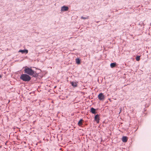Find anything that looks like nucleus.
<instances>
[{
  "label": "nucleus",
  "mask_w": 151,
  "mask_h": 151,
  "mask_svg": "<svg viewBox=\"0 0 151 151\" xmlns=\"http://www.w3.org/2000/svg\"><path fill=\"white\" fill-rule=\"evenodd\" d=\"M32 68H35L34 67H28L27 66L23 67L24 73L29 76H32L35 78H37L39 74L36 72V71L32 69Z\"/></svg>",
  "instance_id": "f257e3e1"
},
{
  "label": "nucleus",
  "mask_w": 151,
  "mask_h": 151,
  "mask_svg": "<svg viewBox=\"0 0 151 151\" xmlns=\"http://www.w3.org/2000/svg\"><path fill=\"white\" fill-rule=\"evenodd\" d=\"M21 80L24 82H29L31 79V77L30 76L25 73L22 74L20 77Z\"/></svg>",
  "instance_id": "f03ea898"
},
{
  "label": "nucleus",
  "mask_w": 151,
  "mask_h": 151,
  "mask_svg": "<svg viewBox=\"0 0 151 151\" xmlns=\"http://www.w3.org/2000/svg\"><path fill=\"white\" fill-rule=\"evenodd\" d=\"M98 97L100 101H103L105 98L104 95L102 93H100L98 95Z\"/></svg>",
  "instance_id": "7ed1b4c3"
},
{
  "label": "nucleus",
  "mask_w": 151,
  "mask_h": 151,
  "mask_svg": "<svg viewBox=\"0 0 151 151\" xmlns=\"http://www.w3.org/2000/svg\"><path fill=\"white\" fill-rule=\"evenodd\" d=\"M69 8L67 6H63L61 7V12H66L68 10Z\"/></svg>",
  "instance_id": "20e7f679"
},
{
  "label": "nucleus",
  "mask_w": 151,
  "mask_h": 151,
  "mask_svg": "<svg viewBox=\"0 0 151 151\" xmlns=\"http://www.w3.org/2000/svg\"><path fill=\"white\" fill-rule=\"evenodd\" d=\"M94 120L97 123H99L100 120L99 115L97 114L95 115L94 117Z\"/></svg>",
  "instance_id": "39448f33"
},
{
  "label": "nucleus",
  "mask_w": 151,
  "mask_h": 151,
  "mask_svg": "<svg viewBox=\"0 0 151 151\" xmlns=\"http://www.w3.org/2000/svg\"><path fill=\"white\" fill-rule=\"evenodd\" d=\"M28 51L27 50L24 49L23 50H19L18 52H21L22 54H27L28 53Z\"/></svg>",
  "instance_id": "423d86ee"
},
{
  "label": "nucleus",
  "mask_w": 151,
  "mask_h": 151,
  "mask_svg": "<svg viewBox=\"0 0 151 151\" xmlns=\"http://www.w3.org/2000/svg\"><path fill=\"white\" fill-rule=\"evenodd\" d=\"M70 83L72 86L74 88H75L77 86L78 84L75 81L71 82Z\"/></svg>",
  "instance_id": "0eeeda50"
},
{
  "label": "nucleus",
  "mask_w": 151,
  "mask_h": 151,
  "mask_svg": "<svg viewBox=\"0 0 151 151\" xmlns=\"http://www.w3.org/2000/svg\"><path fill=\"white\" fill-rule=\"evenodd\" d=\"M96 109L93 107H91L90 111L93 114H95L96 113Z\"/></svg>",
  "instance_id": "6e6552de"
},
{
  "label": "nucleus",
  "mask_w": 151,
  "mask_h": 151,
  "mask_svg": "<svg viewBox=\"0 0 151 151\" xmlns=\"http://www.w3.org/2000/svg\"><path fill=\"white\" fill-rule=\"evenodd\" d=\"M128 138L126 136H123L122 138V140L123 142H126L127 141Z\"/></svg>",
  "instance_id": "1a4fd4ad"
},
{
  "label": "nucleus",
  "mask_w": 151,
  "mask_h": 151,
  "mask_svg": "<svg viewBox=\"0 0 151 151\" xmlns=\"http://www.w3.org/2000/svg\"><path fill=\"white\" fill-rule=\"evenodd\" d=\"M83 121L82 119H81L78 122V126H81L83 125Z\"/></svg>",
  "instance_id": "9d476101"
},
{
  "label": "nucleus",
  "mask_w": 151,
  "mask_h": 151,
  "mask_svg": "<svg viewBox=\"0 0 151 151\" xmlns=\"http://www.w3.org/2000/svg\"><path fill=\"white\" fill-rule=\"evenodd\" d=\"M76 62L77 64L79 65L81 63V60L79 58H77L76 59Z\"/></svg>",
  "instance_id": "9b49d317"
},
{
  "label": "nucleus",
  "mask_w": 151,
  "mask_h": 151,
  "mask_svg": "<svg viewBox=\"0 0 151 151\" xmlns=\"http://www.w3.org/2000/svg\"><path fill=\"white\" fill-rule=\"evenodd\" d=\"M116 65V63L115 62L111 63L110 64V67L111 68H113L115 67Z\"/></svg>",
  "instance_id": "f8f14e48"
},
{
  "label": "nucleus",
  "mask_w": 151,
  "mask_h": 151,
  "mask_svg": "<svg viewBox=\"0 0 151 151\" xmlns=\"http://www.w3.org/2000/svg\"><path fill=\"white\" fill-rule=\"evenodd\" d=\"M89 16L83 17L82 16L81 17V19H88L89 18Z\"/></svg>",
  "instance_id": "ddd939ff"
},
{
  "label": "nucleus",
  "mask_w": 151,
  "mask_h": 151,
  "mask_svg": "<svg viewBox=\"0 0 151 151\" xmlns=\"http://www.w3.org/2000/svg\"><path fill=\"white\" fill-rule=\"evenodd\" d=\"M140 56H137L136 57V60L137 61H139L140 60Z\"/></svg>",
  "instance_id": "4468645a"
},
{
  "label": "nucleus",
  "mask_w": 151,
  "mask_h": 151,
  "mask_svg": "<svg viewBox=\"0 0 151 151\" xmlns=\"http://www.w3.org/2000/svg\"><path fill=\"white\" fill-rule=\"evenodd\" d=\"M2 77V76L0 74V78H1Z\"/></svg>",
  "instance_id": "2eb2a0df"
},
{
  "label": "nucleus",
  "mask_w": 151,
  "mask_h": 151,
  "mask_svg": "<svg viewBox=\"0 0 151 151\" xmlns=\"http://www.w3.org/2000/svg\"><path fill=\"white\" fill-rule=\"evenodd\" d=\"M99 22V21H97V22H97V23H98V22Z\"/></svg>",
  "instance_id": "dca6fc26"
},
{
  "label": "nucleus",
  "mask_w": 151,
  "mask_h": 151,
  "mask_svg": "<svg viewBox=\"0 0 151 151\" xmlns=\"http://www.w3.org/2000/svg\"><path fill=\"white\" fill-rule=\"evenodd\" d=\"M1 147V146H0V147Z\"/></svg>",
  "instance_id": "f3484780"
}]
</instances>
